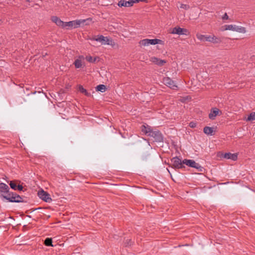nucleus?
<instances>
[{"mask_svg":"<svg viewBox=\"0 0 255 255\" xmlns=\"http://www.w3.org/2000/svg\"><path fill=\"white\" fill-rule=\"evenodd\" d=\"M106 86L104 85L101 84L96 87V90L101 92H104L106 91Z\"/></svg>","mask_w":255,"mask_h":255,"instance_id":"obj_19","label":"nucleus"},{"mask_svg":"<svg viewBox=\"0 0 255 255\" xmlns=\"http://www.w3.org/2000/svg\"><path fill=\"white\" fill-rule=\"evenodd\" d=\"M200 166V165L199 163L196 162V165L194 166V167H193V168H195L197 169L198 167H199Z\"/></svg>","mask_w":255,"mask_h":255,"instance_id":"obj_35","label":"nucleus"},{"mask_svg":"<svg viewBox=\"0 0 255 255\" xmlns=\"http://www.w3.org/2000/svg\"><path fill=\"white\" fill-rule=\"evenodd\" d=\"M197 124L195 122H191L189 123V127L191 128H194L196 127Z\"/></svg>","mask_w":255,"mask_h":255,"instance_id":"obj_30","label":"nucleus"},{"mask_svg":"<svg viewBox=\"0 0 255 255\" xmlns=\"http://www.w3.org/2000/svg\"><path fill=\"white\" fill-rule=\"evenodd\" d=\"M255 120V112L251 113L248 116L247 121H253Z\"/></svg>","mask_w":255,"mask_h":255,"instance_id":"obj_22","label":"nucleus"},{"mask_svg":"<svg viewBox=\"0 0 255 255\" xmlns=\"http://www.w3.org/2000/svg\"><path fill=\"white\" fill-rule=\"evenodd\" d=\"M38 196L40 199L46 202L50 203L52 201V199L49 194L42 189L38 191Z\"/></svg>","mask_w":255,"mask_h":255,"instance_id":"obj_7","label":"nucleus"},{"mask_svg":"<svg viewBox=\"0 0 255 255\" xmlns=\"http://www.w3.org/2000/svg\"><path fill=\"white\" fill-rule=\"evenodd\" d=\"M0 197L4 199L9 202L20 203L24 201L21 196L16 193L10 192L9 188L6 184L0 183Z\"/></svg>","mask_w":255,"mask_h":255,"instance_id":"obj_1","label":"nucleus"},{"mask_svg":"<svg viewBox=\"0 0 255 255\" xmlns=\"http://www.w3.org/2000/svg\"><path fill=\"white\" fill-rule=\"evenodd\" d=\"M44 244L46 246L53 247L52 238H46L44 241Z\"/></svg>","mask_w":255,"mask_h":255,"instance_id":"obj_20","label":"nucleus"},{"mask_svg":"<svg viewBox=\"0 0 255 255\" xmlns=\"http://www.w3.org/2000/svg\"><path fill=\"white\" fill-rule=\"evenodd\" d=\"M81 58H83V56H80V57H79V58H81Z\"/></svg>","mask_w":255,"mask_h":255,"instance_id":"obj_37","label":"nucleus"},{"mask_svg":"<svg viewBox=\"0 0 255 255\" xmlns=\"http://www.w3.org/2000/svg\"><path fill=\"white\" fill-rule=\"evenodd\" d=\"M228 18H229V16H228V15H227V13H225L224 14V15L223 16V17H222V19H223V20H227V19H228Z\"/></svg>","mask_w":255,"mask_h":255,"instance_id":"obj_34","label":"nucleus"},{"mask_svg":"<svg viewBox=\"0 0 255 255\" xmlns=\"http://www.w3.org/2000/svg\"><path fill=\"white\" fill-rule=\"evenodd\" d=\"M39 208H36L34 210H37V209H39Z\"/></svg>","mask_w":255,"mask_h":255,"instance_id":"obj_36","label":"nucleus"},{"mask_svg":"<svg viewBox=\"0 0 255 255\" xmlns=\"http://www.w3.org/2000/svg\"><path fill=\"white\" fill-rule=\"evenodd\" d=\"M197 171L199 172H203L204 170V168L201 166V165L197 169Z\"/></svg>","mask_w":255,"mask_h":255,"instance_id":"obj_33","label":"nucleus"},{"mask_svg":"<svg viewBox=\"0 0 255 255\" xmlns=\"http://www.w3.org/2000/svg\"><path fill=\"white\" fill-rule=\"evenodd\" d=\"M141 130L145 134L152 137L154 141L159 142L163 140V135L161 132L157 129H153L151 127L147 125H142Z\"/></svg>","mask_w":255,"mask_h":255,"instance_id":"obj_2","label":"nucleus"},{"mask_svg":"<svg viewBox=\"0 0 255 255\" xmlns=\"http://www.w3.org/2000/svg\"><path fill=\"white\" fill-rule=\"evenodd\" d=\"M79 90L82 93H84L87 96H90L91 94L87 91V90L83 88L82 86H79Z\"/></svg>","mask_w":255,"mask_h":255,"instance_id":"obj_21","label":"nucleus"},{"mask_svg":"<svg viewBox=\"0 0 255 255\" xmlns=\"http://www.w3.org/2000/svg\"><path fill=\"white\" fill-rule=\"evenodd\" d=\"M86 59L89 62L94 63L96 61L97 58H93L91 56H87L86 57Z\"/></svg>","mask_w":255,"mask_h":255,"instance_id":"obj_26","label":"nucleus"},{"mask_svg":"<svg viewBox=\"0 0 255 255\" xmlns=\"http://www.w3.org/2000/svg\"><path fill=\"white\" fill-rule=\"evenodd\" d=\"M170 33L176 34L178 35H188L189 32L188 30L186 28H182L180 27H175L172 28L170 31Z\"/></svg>","mask_w":255,"mask_h":255,"instance_id":"obj_8","label":"nucleus"},{"mask_svg":"<svg viewBox=\"0 0 255 255\" xmlns=\"http://www.w3.org/2000/svg\"><path fill=\"white\" fill-rule=\"evenodd\" d=\"M140 1L147 2V0H132L133 4L134 3H138V2H140Z\"/></svg>","mask_w":255,"mask_h":255,"instance_id":"obj_31","label":"nucleus"},{"mask_svg":"<svg viewBox=\"0 0 255 255\" xmlns=\"http://www.w3.org/2000/svg\"><path fill=\"white\" fill-rule=\"evenodd\" d=\"M163 83L173 90H176L177 89V86L175 83L174 81L172 80L169 77H164L162 79Z\"/></svg>","mask_w":255,"mask_h":255,"instance_id":"obj_6","label":"nucleus"},{"mask_svg":"<svg viewBox=\"0 0 255 255\" xmlns=\"http://www.w3.org/2000/svg\"><path fill=\"white\" fill-rule=\"evenodd\" d=\"M225 30H233V31H235V28H236V25H226L225 26Z\"/></svg>","mask_w":255,"mask_h":255,"instance_id":"obj_25","label":"nucleus"},{"mask_svg":"<svg viewBox=\"0 0 255 255\" xmlns=\"http://www.w3.org/2000/svg\"><path fill=\"white\" fill-rule=\"evenodd\" d=\"M182 163L189 167H193L196 165V162L192 159H185L182 161Z\"/></svg>","mask_w":255,"mask_h":255,"instance_id":"obj_15","label":"nucleus"},{"mask_svg":"<svg viewBox=\"0 0 255 255\" xmlns=\"http://www.w3.org/2000/svg\"><path fill=\"white\" fill-rule=\"evenodd\" d=\"M150 61L160 66H163L166 63V61L160 59L156 57H151L150 58Z\"/></svg>","mask_w":255,"mask_h":255,"instance_id":"obj_10","label":"nucleus"},{"mask_svg":"<svg viewBox=\"0 0 255 255\" xmlns=\"http://www.w3.org/2000/svg\"><path fill=\"white\" fill-rule=\"evenodd\" d=\"M221 157H223L228 159H232L233 161H236L238 159V154L237 153H231L230 152L228 153H222L221 154Z\"/></svg>","mask_w":255,"mask_h":255,"instance_id":"obj_9","label":"nucleus"},{"mask_svg":"<svg viewBox=\"0 0 255 255\" xmlns=\"http://www.w3.org/2000/svg\"><path fill=\"white\" fill-rule=\"evenodd\" d=\"M180 7L181 8H183V9H186V10L188 9L189 8V7H190L189 5L185 4H181Z\"/></svg>","mask_w":255,"mask_h":255,"instance_id":"obj_29","label":"nucleus"},{"mask_svg":"<svg viewBox=\"0 0 255 255\" xmlns=\"http://www.w3.org/2000/svg\"><path fill=\"white\" fill-rule=\"evenodd\" d=\"M85 22V20H77L70 21L69 22H64V28L69 27L70 28H77L80 26L81 23H84Z\"/></svg>","mask_w":255,"mask_h":255,"instance_id":"obj_5","label":"nucleus"},{"mask_svg":"<svg viewBox=\"0 0 255 255\" xmlns=\"http://www.w3.org/2000/svg\"><path fill=\"white\" fill-rule=\"evenodd\" d=\"M171 167L172 168L180 169L185 167L183 163H182V161L177 156L173 157L171 159Z\"/></svg>","mask_w":255,"mask_h":255,"instance_id":"obj_4","label":"nucleus"},{"mask_svg":"<svg viewBox=\"0 0 255 255\" xmlns=\"http://www.w3.org/2000/svg\"><path fill=\"white\" fill-rule=\"evenodd\" d=\"M75 67L76 68H80L82 66V62L80 59H76L74 62Z\"/></svg>","mask_w":255,"mask_h":255,"instance_id":"obj_18","label":"nucleus"},{"mask_svg":"<svg viewBox=\"0 0 255 255\" xmlns=\"http://www.w3.org/2000/svg\"><path fill=\"white\" fill-rule=\"evenodd\" d=\"M148 41L149 45H155L156 44H161L162 42L161 40L158 39H148Z\"/></svg>","mask_w":255,"mask_h":255,"instance_id":"obj_17","label":"nucleus"},{"mask_svg":"<svg viewBox=\"0 0 255 255\" xmlns=\"http://www.w3.org/2000/svg\"><path fill=\"white\" fill-rule=\"evenodd\" d=\"M51 20L53 22L55 23L57 26L61 27L62 28H64V22L62 21L57 16H52L51 17Z\"/></svg>","mask_w":255,"mask_h":255,"instance_id":"obj_13","label":"nucleus"},{"mask_svg":"<svg viewBox=\"0 0 255 255\" xmlns=\"http://www.w3.org/2000/svg\"><path fill=\"white\" fill-rule=\"evenodd\" d=\"M197 38L201 40V41H206L211 42L214 44H218L222 42V40L220 38L217 37L214 35L212 36H208L205 35H203L200 33H197L196 34Z\"/></svg>","mask_w":255,"mask_h":255,"instance_id":"obj_3","label":"nucleus"},{"mask_svg":"<svg viewBox=\"0 0 255 255\" xmlns=\"http://www.w3.org/2000/svg\"><path fill=\"white\" fill-rule=\"evenodd\" d=\"M133 2L132 0H129L128 1H126L124 0H121L119 1L118 3V5L119 7H131L133 6Z\"/></svg>","mask_w":255,"mask_h":255,"instance_id":"obj_11","label":"nucleus"},{"mask_svg":"<svg viewBox=\"0 0 255 255\" xmlns=\"http://www.w3.org/2000/svg\"><path fill=\"white\" fill-rule=\"evenodd\" d=\"M235 31L241 32V33H245L246 30V28L244 27H239L236 26V28H235Z\"/></svg>","mask_w":255,"mask_h":255,"instance_id":"obj_23","label":"nucleus"},{"mask_svg":"<svg viewBox=\"0 0 255 255\" xmlns=\"http://www.w3.org/2000/svg\"><path fill=\"white\" fill-rule=\"evenodd\" d=\"M132 244L131 241L130 239H127L125 242V246L128 247L130 246Z\"/></svg>","mask_w":255,"mask_h":255,"instance_id":"obj_28","label":"nucleus"},{"mask_svg":"<svg viewBox=\"0 0 255 255\" xmlns=\"http://www.w3.org/2000/svg\"><path fill=\"white\" fill-rule=\"evenodd\" d=\"M93 39L97 41L102 42L103 44H110V39L107 37H105L103 35H100L98 38L95 37Z\"/></svg>","mask_w":255,"mask_h":255,"instance_id":"obj_12","label":"nucleus"},{"mask_svg":"<svg viewBox=\"0 0 255 255\" xmlns=\"http://www.w3.org/2000/svg\"><path fill=\"white\" fill-rule=\"evenodd\" d=\"M23 188V187L21 185H17L16 190H19V191H22Z\"/></svg>","mask_w":255,"mask_h":255,"instance_id":"obj_32","label":"nucleus"},{"mask_svg":"<svg viewBox=\"0 0 255 255\" xmlns=\"http://www.w3.org/2000/svg\"><path fill=\"white\" fill-rule=\"evenodd\" d=\"M9 184L11 189L16 190L17 185L14 181H11Z\"/></svg>","mask_w":255,"mask_h":255,"instance_id":"obj_27","label":"nucleus"},{"mask_svg":"<svg viewBox=\"0 0 255 255\" xmlns=\"http://www.w3.org/2000/svg\"><path fill=\"white\" fill-rule=\"evenodd\" d=\"M139 43L140 45L144 46L149 45L148 39H144L143 40H141L139 42Z\"/></svg>","mask_w":255,"mask_h":255,"instance_id":"obj_24","label":"nucleus"},{"mask_svg":"<svg viewBox=\"0 0 255 255\" xmlns=\"http://www.w3.org/2000/svg\"><path fill=\"white\" fill-rule=\"evenodd\" d=\"M219 110L216 108H213L211 110L210 113L209 114V118L211 120H214L216 117L219 114Z\"/></svg>","mask_w":255,"mask_h":255,"instance_id":"obj_14","label":"nucleus"},{"mask_svg":"<svg viewBox=\"0 0 255 255\" xmlns=\"http://www.w3.org/2000/svg\"><path fill=\"white\" fill-rule=\"evenodd\" d=\"M204 132L207 135H213V128L209 127H205L203 129Z\"/></svg>","mask_w":255,"mask_h":255,"instance_id":"obj_16","label":"nucleus"}]
</instances>
